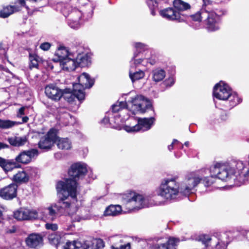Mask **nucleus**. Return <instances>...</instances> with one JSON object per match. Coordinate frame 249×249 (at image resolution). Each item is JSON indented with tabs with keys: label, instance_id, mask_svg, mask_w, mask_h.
I'll return each instance as SVG.
<instances>
[{
	"label": "nucleus",
	"instance_id": "1",
	"mask_svg": "<svg viewBox=\"0 0 249 249\" xmlns=\"http://www.w3.org/2000/svg\"><path fill=\"white\" fill-rule=\"evenodd\" d=\"M88 172L87 165L83 162H77L71 165L68 171L72 178H68L65 181H59L56 185L59 200L56 204L45 209L43 213L45 220L53 221L59 214H68L71 216L73 221L79 222L81 217L74 215L77 208L76 180L83 178Z\"/></svg>",
	"mask_w": 249,
	"mask_h": 249
},
{
	"label": "nucleus",
	"instance_id": "2",
	"mask_svg": "<svg viewBox=\"0 0 249 249\" xmlns=\"http://www.w3.org/2000/svg\"><path fill=\"white\" fill-rule=\"evenodd\" d=\"M226 167L223 163L217 162L210 169H202L197 173H190L188 176V193L193 190L201 182L206 187L212 186L219 179L227 181L228 173Z\"/></svg>",
	"mask_w": 249,
	"mask_h": 249
},
{
	"label": "nucleus",
	"instance_id": "3",
	"mask_svg": "<svg viewBox=\"0 0 249 249\" xmlns=\"http://www.w3.org/2000/svg\"><path fill=\"white\" fill-rule=\"evenodd\" d=\"M58 7H61V12L65 17H68V24L72 29H77L82 24L83 21L92 18L94 7L90 3H87L80 7V9L72 8L71 4H58Z\"/></svg>",
	"mask_w": 249,
	"mask_h": 249
},
{
	"label": "nucleus",
	"instance_id": "4",
	"mask_svg": "<svg viewBox=\"0 0 249 249\" xmlns=\"http://www.w3.org/2000/svg\"><path fill=\"white\" fill-rule=\"evenodd\" d=\"M187 184L179 181L178 176H168L163 178L157 188V194L167 201L177 199L179 194L185 195Z\"/></svg>",
	"mask_w": 249,
	"mask_h": 249
},
{
	"label": "nucleus",
	"instance_id": "5",
	"mask_svg": "<svg viewBox=\"0 0 249 249\" xmlns=\"http://www.w3.org/2000/svg\"><path fill=\"white\" fill-rule=\"evenodd\" d=\"M92 54L88 48L79 46L75 51L70 52L62 44L59 45L55 52L54 62H90Z\"/></svg>",
	"mask_w": 249,
	"mask_h": 249
},
{
	"label": "nucleus",
	"instance_id": "6",
	"mask_svg": "<svg viewBox=\"0 0 249 249\" xmlns=\"http://www.w3.org/2000/svg\"><path fill=\"white\" fill-rule=\"evenodd\" d=\"M125 101H121V105L126 106L132 115L137 112H145L147 110L151 109L154 111L151 102L148 99L142 95L136 94L134 92L131 91L124 95Z\"/></svg>",
	"mask_w": 249,
	"mask_h": 249
},
{
	"label": "nucleus",
	"instance_id": "7",
	"mask_svg": "<svg viewBox=\"0 0 249 249\" xmlns=\"http://www.w3.org/2000/svg\"><path fill=\"white\" fill-rule=\"evenodd\" d=\"M214 97L221 100H228L231 107L242 102V99L235 92H232L231 88L223 81H220L213 88Z\"/></svg>",
	"mask_w": 249,
	"mask_h": 249
},
{
	"label": "nucleus",
	"instance_id": "8",
	"mask_svg": "<svg viewBox=\"0 0 249 249\" xmlns=\"http://www.w3.org/2000/svg\"><path fill=\"white\" fill-rule=\"evenodd\" d=\"M215 15L213 13H208L200 10L196 14L190 16V18L193 22H191L190 26L194 29H198L200 27V22L203 18L204 20L205 28L209 32H213L219 29V26L214 18Z\"/></svg>",
	"mask_w": 249,
	"mask_h": 249
},
{
	"label": "nucleus",
	"instance_id": "9",
	"mask_svg": "<svg viewBox=\"0 0 249 249\" xmlns=\"http://www.w3.org/2000/svg\"><path fill=\"white\" fill-rule=\"evenodd\" d=\"M123 205L128 211L149 207L148 197L131 192L120 196Z\"/></svg>",
	"mask_w": 249,
	"mask_h": 249
},
{
	"label": "nucleus",
	"instance_id": "10",
	"mask_svg": "<svg viewBox=\"0 0 249 249\" xmlns=\"http://www.w3.org/2000/svg\"><path fill=\"white\" fill-rule=\"evenodd\" d=\"M155 119L154 117L149 118H139L137 123L134 125H125L124 129L127 132H135L138 131L144 132L149 130L154 125Z\"/></svg>",
	"mask_w": 249,
	"mask_h": 249
},
{
	"label": "nucleus",
	"instance_id": "11",
	"mask_svg": "<svg viewBox=\"0 0 249 249\" xmlns=\"http://www.w3.org/2000/svg\"><path fill=\"white\" fill-rule=\"evenodd\" d=\"M121 102H117L112 105L111 112L108 113V115H111L114 118V123L119 124L120 122L124 121L129 118L130 114L126 106L121 105Z\"/></svg>",
	"mask_w": 249,
	"mask_h": 249
},
{
	"label": "nucleus",
	"instance_id": "12",
	"mask_svg": "<svg viewBox=\"0 0 249 249\" xmlns=\"http://www.w3.org/2000/svg\"><path fill=\"white\" fill-rule=\"evenodd\" d=\"M57 133L56 129L51 128L45 136L40 139L38 143V147L45 151L51 149L57 140Z\"/></svg>",
	"mask_w": 249,
	"mask_h": 249
},
{
	"label": "nucleus",
	"instance_id": "13",
	"mask_svg": "<svg viewBox=\"0 0 249 249\" xmlns=\"http://www.w3.org/2000/svg\"><path fill=\"white\" fill-rule=\"evenodd\" d=\"M78 85H73V89H65L63 90V96L65 100L69 103L72 102L76 98L79 101L82 102L84 100L85 94L84 91H82L81 89H78Z\"/></svg>",
	"mask_w": 249,
	"mask_h": 249
},
{
	"label": "nucleus",
	"instance_id": "14",
	"mask_svg": "<svg viewBox=\"0 0 249 249\" xmlns=\"http://www.w3.org/2000/svg\"><path fill=\"white\" fill-rule=\"evenodd\" d=\"M14 217L18 220H34L38 218V212L34 209L21 208L15 211Z\"/></svg>",
	"mask_w": 249,
	"mask_h": 249
},
{
	"label": "nucleus",
	"instance_id": "15",
	"mask_svg": "<svg viewBox=\"0 0 249 249\" xmlns=\"http://www.w3.org/2000/svg\"><path fill=\"white\" fill-rule=\"evenodd\" d=\"M203 3L200 10L203 12L213 13L215 15L214 18L215 21L219 24L220 20V17L226 14V11L223 9H217L213 8V2L210 0H202Z\"/></svg>",
	"mask_w": 249,
	"mask_h": 249
},
{
	"label": "nucleus",
	"instance_id": "16",
	"mask_svg": "<svg viewBox=\"0 0 249 249\" xmlns=\"http://www.w3.org/2000/svg\"><path fill=\"white\" fill-rule=\"evenodd\" d=\"M160 15L163 18L170 20H177L178 22H185L187 19L186 15L182 17L178 15L173 8L169 7L160 11Z\"/></svg>",
	"mask_w": 249,
	"mask_h": 249
},
{
	"label": "nucleus",
	"instance_id": "17",
	"mask_svg": "<svg viewBox=\"0 0 249 249\" xmlns=\"http://www.w3.org/2000/svg\"><path fill=\"white\" fill-rule=\"evenodd\" d=\"M45 93L48 98L55 102L59 101L63 95V90L53 84L45 87Z\"/></svg>",
	"mask_w": 249,
	"mask_h": 249
},
{
	"label": "nucleus",
	"instance_id": "18",
	"mask_svg": "<svg viewBox=\"0 0 249 249\" xmlns=\"http://www.w3.org/2000/svg\"><path fill=\"white\" fill-rule=\"evenodd\" d=\"M17 189L16 184H10L0 190V196L5 200H11L16 197Z\"/></svg>",
	"mask_w": 249,
	"mask_h": 249
},
{
	"label": "nucleus",
	"instance_id": "19",
	"mask_svg": "<svg viewBox=\"0 0 249 249\" xmlns=\"http://www.w3.org/2000/svg\"><path fill=\"white\" fill-rule=\"evenodd\" d=\"M179 242L178 238L170 237L168 240L164 243L159 240L157 243L153 244L149 249H176L175 247Z\"/></svg>",
	"mask_w": 249,
	"mask_h": 249
},
{
	"label": "nucleus",
	"instance_id": "20",
	"mask_svg": "<svg viewBox=\"0 0 249 249\" xmlns=\"http://www.w3.org/2000/svg\"><path fill=\"white\" fill-rule=\"evenodd\" d=\"M38 154V150L36 149H32L28 151H24L21 152L15 158L18 164L23 163L27 164L29 163L32 160V158L35 156H37Z\"/></svg>",
	"mask_w": 249,
	"mask_h": 249
},
{
	"label": "nucleus",
	"instance_id": "21",
	"mask_svg": "<svg viewBox=\"0 0 249 249\" xmlns=\"http://www.w3.org/2000/svg\"><path fill=\"white\" fill-rule=\"evenodd\" d=\"M78 83H74L73 85H78V89H81L82 91L85 89L91 88L94 84V79L90 77L89 74L83 72L78 78Z\"/></svg>",
	"mask_w": 249,
	"mask_h": 249
},
{
	"label": "nucleus",
	"instance_id": "22",
	"mask_svg": "<svg viewBox=\"0 0 249 249\" xmlns=\"http://www.w3.org/2000/svg\"><path fill=\"white\" fill-rule=\"evenodd\" d=\"M18 2L20 6L10 5L3 7L2 9L0 10V17L2 18H7L14 12L19 11L20 7L22 6H25L27 9H28V7L25 4V0H18Z\"/></svg>",
	"mask_w": 249,
	"mask_h": 249
},
{
	"label": "nucleus",
	"instance_id": "23",
	"mask_svg": "<svg viewBox=\"0 0 249 249\" xmlns=\"http://www.w3.org/2000/svg\"><path fill=\"white\" fill-rule=\"evenodd\" d=\"M42 237L39 234H30L26 239L25 242L27 246L33 249H38L43 245Z\"/></svg>",
	"mask_w": 249,
	"mask_h": 249
},
{
	"label": "nucleus",
	"instance_id": "24",
	"mask_svg": "<svg viewBox=\"0 0 249 249\" xmlns=\"http://www.w3.org/2000/svg\"><path fill=\"white\" fill-rule=\"evenodd\" d=\"M89 244L87 242L82 243L80 241H68L63 247V249H88Z\"/></svg>",
	"mask_w": 249,
	"mask_h": 249
},
{
	"label": "nucleus",
	"instance_id": "25",
	"mask_svg": "<svg viewBox=\"0 0 249 249\" xmlns=\"http://www.w3.org/2000/svg\"><path fill=\"white\" fill-rule=\"evenodd\" d=\"M0 166L6 171H11L14 168L19 167V165L18 164L15 159L12 160H5L2 158L0 161Z\"/></svg>",
	"mask_w": 249,
	"mask_h": 249
},
{
	"label": "nucleus",
	"instance_id": "26",
	"mask_svg": "<svg viewBox=\"0 0 249 249\" xmlns=\"http://www.w3.org/2000/svg\"><path fill=\"white\" fill-rule=\"evenodd\" d=\"M146 3L150 10L151 14L155 16L156 12L161 7L163 0H146Z\"/></svg>",
	"mask_w": 249,
	"mask_h": 249
},
{
	"label": "nucleus",
	"instance_id": "27",
	"mask_svg": "<svg viewBox=\"0 0 249 249\" xmlns=\"http://www.w3.org/2000/svg\"><path fill=\"white\" fill-rule=\"evenodd\" d=\"M122 207L119 205H110L107 207L104 212L106 216H116L120 213Z\"/></svg>",
	"mask_w": 249,
	"mask_h": 249
},
{
	"label": "nucleus",
	"instance_id": "28",
	"mask_svg": "<svg viewBox=\"0 0 249 249\" xmlns=\"http://www.w3.org/2000/svg\"><path fill=\"white\" fill-rule=\"evenodd\" d=\"M174 7L178 10L177 14L182 17V15H186L187 3L181 0H174L173 2Z\"/></svg>",
	"mask_w": 249,
	"mask_h": 249
},
{
	"label": "nucleus",
	"instance_id": "29",
	"mask_svg": "<svg viewBox=\"0 0 249 249\" xmlns=\"http://www.w3.org/2000/svg\"><path fill=\"white\" fill-rule=\"evenodd\" d=\"M56 144L59 149L69 150L71 148V142L68 138H57Z\"/></svg>",
	"mask_w": 249,
	"mask_h": 249
},
{
	"label": "nucleus",
	"instance_id": "30",
	"mask_svg": "<svg viewBox=\"0 0 249 249\" xmlns=\"http://www.w3.org/2000/svg\"><path fill=\"white\" fill-rule=\"evenodd\" d=\"M152 80L155 82L161 81L165 76V71L161 69H156L151 72Z\"/></svg>",
	"mask_w": 249,
	"mask_h": 249
},
{
	"label": "nucleus",
	"instance_id": "31",
	"mask_svg": "<svg viewBox=\"0 0 249 249\" xmlns=\"http://www.w3.org/2000/svg\"><path fill=\"white\" fill-rule=\"evenodd\" d=\"M27 141L26 137H15L9 138L8 139L9 143L14 146H20L24 145Z\"/></svg>",
	"mask_w": 249,
	"mask_h": 249
},
{
	"label": "nucleus",
	"instance_id": "32",
	"mask_svg": "<svg viewBox=\"0 0 249 249\" xmlns=\"http://www.w3.org/2000/svg\"><path fill=\"white\" fill-rule=\"evenodd\" d=\"M13 180L17 183H25L28 181L25 170L18 172L13 177Z\"/></svg>",
	"mask_w": 249,
	"mask_h": 249
},
{
	"label": "nucleus",
	"instance_id": "33",
	"mask_svg": "<svg viewBox=\"0 0 249 249\" xmlns=\"http://www.w3.org/2000/svg\"><path fill=\"white\" fill-rule=\"evenodd\" d=\"M144 75V72L141 70L133 72L130 70L129 72V76L132 83L143 78Z\"/></svg>",
	"mask_w": 249,
	"mask_h": 249
},
{
	"label": "nucleus",
	"instance_id": "34",
	"mask_svg": "<svg viewBox=\"0 0 249 249\" xmlns=\"http://www.w3.org/2000/svg\"><path fill=\"white\" fill-rule=\"evenodd\" d=\"M25 172L27 177L28 178V181L30 179H36L38 176V170L35 167H27L25 169Z\"/></svg>",
	"mask_w": 249,
	"mask_h": 249
},
{
	"label": "nucleus",
	"instance_id": "35",
	"mask_svg": "<svg viewBox=\"0 0 249 249\" xmlns=\"http://www.w3.org/2000/svg\"><path fill=\"white\" fill-rule=\"evenodd\" d=\"M7 50L8 47L6 43H0V57L1 59L2 62H9L7 56L6 55V52Z\"/></svg>",
	"mask_w": 249,
	"mask_h": 249
},
{
	"label": "nucleus",
	"instance_id": "36",
	"mask_svg": "<svg viewBox=\"0 0 249 249\" xmlns=\"http://www.w3.org/2000/svg\"><path fill=\"white\" fill-rule=\"evenodd\" d=\"M19 124H20V122L12 121L9 120H3L0 119V128L2 129H9Z\"/></svg>",
	"mask_w": 249,
	"mask_h": 249
},
{
	"label": "nucleus",
	"instance_id": "37",
	"mask_svg": "<svg viewBox=\"0 0 249 249\" xmlns=\"http://www.w3.org/2000/svg\"><path fill=\"white\" fill-rule=\"evenodd\" d=\"M81 63H60L62 69L68 71H74L76 68L79 67Z\"/></svg>",
	"mask_w": 249,
	"mask_h": 249
},
{
	"label": "nucleus",
	"instance_id": "38",
	"mask_svg": "<svg viewBox=\"0 0 249 249\" xmlns=\"http://www.w3.org/2000/svg\"><path fill=\"white\" fill-rule=\"evenodd\" d=\"M183 145L187 146V142H184V144H182L177 140L174 139L172 143L170 145H168V148L169 151H171L174 148L181 149L183 148Z\"/></svg>",
	"mask_w": 249,
	"mask_h": 249
},
{
	"label": "nucleus",
	"instance_id": "39",
	"mask_svg": "<svg viewBox=\"0 0 249 249\" xmlns=\"http://www.w3.org/2000/svg\"><path fill=\"white\" fill-rule=\"evenodd\" d=\"M141 55L142 54L140 53H135L133 57V61H134L135 62H141L142 61H146V62H151V61H156L155 59V56L152 57L151 59L149 60V58H146L144 59L142 58V56H141Z\"/></svg>",
	"mask_w": 249,
	"mask_h": 249
},
{
	"label": "nucleus",
	"instance_id": "40",
	"mask_svg": "<svg viewBox=\"0 0 249 249\" xmlns=\"http://www.w3.org/2000/svg\"><path fill=\"white\" fill-rule=\"evenodd\" d=\"M176 79L174 75L170 76L168 78L166 79L162 84L166 88L168 89L173 86L175 83Z\"/></svg>",
	"mask_w": 249,
	"mask_h": 249
},
{
	"label": "nucleus",
	"instance_id": "41",
	"mask_svg": "<svg viewBox=\"0 0 249 249\" xmlns=\"http://www.w3.org/2000/svg\"><path fill=\"white\" fill-rule=\"evenodd\" d=\"M133 46L136 51L139 52L144 51L147 49V46L146 44L141 42H135L133 44Z\"/></svg>",
	"mask_w": 249,
	"mask_h": 249
},
{
	"label": "nucleus",
	"instance_id": "42",
	"mask_svg": "<svg viewBox=\"0 0 249 249\" xmlns=\"http://www.w3.org/2000/svg\"><path fill=\"white\" fill-rule=\"evenodd\" d=\"M112 123H114V118L112 116H111V117H109L106 115L101 121V123L104 124L105 125L108 124L111 125L112 124Z\"/></svg>",
	"mask_w": 249,
	"mask_h": 249
},
{
	"label": "nucleus",
	"instance_id": "43",
	"mask_svg": "<svg viewBox=\"0 0 249 249\" xmlns=\"http://www.w3.org/2000/svg\"><path fill=\"white\" fill-rule=\"evenodd\" d=\"M29 58L30 62H32L33 61H35L36 62H40L41 61V58L34 53L30 52Z\"/></svg>",
	"mask_w": 249,
	"mask_h": 249
},
{
	"label": "nucleus",
	"instance_id": "44",
	"mask_svg": "<svg viewBox=\"0 0 249 249\" xmlns=\"http://www.w3.org/2000/svg\"><path fill=\"white\" fill-rule=\"evenodd\" d=\"M193 239L201 241L203 244H206L211 240V238L209 235H202L196 239L193 238Z\"/></svg>",
	"mask_w": 249,
	"mask_h": 249
},
{
	"label": "nucleus",
	"instance_id": "45",
	"mask_svg": "<svg viewBox=\"0 0 249 249\" xmlns=\"http://www.w3.org/2000/svg\"><path fill=\"white\" fill-rule=\"evenodd\" d=\"M52 46V44L48 42L41 43L39 45V48L43 51H48Z\"/></svg>",
	"mask_w": 249,
	"mask_h": 249
},
{
	"label": "nucleus",
	"instance_id": "46",
	"mask_svg": "<svg viewBox=\"0 0 249 249\" xmlns=\"http://www.w3.org/2000/svg\"><path fill=\"white\" fill-rule=\"evenodd\" d=\"M93 244H95V249H100L104 247L103 241L101 239H96L93 240Z\"/></svg>",
	"mask_w": 249,
	"mask_h": 249
},
{
	"label": "nucleus",
	"instance_id": "47",
	"mask_svg": "<svg viewBox=\"0 0 249 249\" xmlns=\"http://www.w3.org/2000/svg\"><path fill=\"white\" fill-rule=\"evenodd\" d=\"M45 228L47 230L55 231L58 229V226L56 224L46 223L45 224Z\"/></svg>",
	"mask_w": 249,
	"mask_h": 249
},
{
	"label": "nucleus",
	"instance_id": "48",
	"mask_svg": "<svg viewBox=\"0 0 249 249\" xmlns=\"http://www.w3.org/2000/svg\"><path fill=\"white\" fill-rule=\"evenodd\" d=\"M111 249H130V244L129 243L124 245H121L119 247H115L112 245Z\"/></svg>",
	"mask_w": 249,
	"mask_h": 249
},
{
	"label": "nucleus",
	"instance_id": "49",
	"mask_svg": "<svg viewBox=\"0 0 249 249\" xmlns=\"http://www.w3.org/2000/svg\"><path fill=\"white\" fill-rule=\"evenodd\" d=\"M26 108V107H20L17 112V117L18 118H21L22 115H24V111Z\"/></svg>",
	"mask_w": 249,
	"mask_h": 249
},
{
	"label": "nucleus",
	"instance_id": "50",
	"mask_svg": "<svg viewBox=\"0 0 249 249\" xmlns=\"http://www.w3.org/2000/svg\"><path fill=\"white\" fill-rule=\"evenodd\" d=\"M88 0H71V4H74L75 2H78V4H82V3L87 1Z\"/></svg>",
	"mask_w": 249,
	"mask_h": 249
},
{
	"label": "nucleus",
	"instance_id": "51",
	"mask_svg": "<svg viewBox=\"0 0 249 249\" xmlns=\"http://www.w3.org/2000/svg\"><path fill=\"white\" fill-rule=\"evenodd\" d=\"M9 147V145L4 142H0V150Z\"/></svg>",
	"mask_w": 249,
	"mask_h": 249
},
{
	"label": "nucleus",
	"instance_id": "52",
	"mask_svg": "<svg viewBox=\"0 0 249 249\" xmlns=\"http://www.w3.org/2000/svg\"><path fill=\"white\" fill-rule=\"evenodd\" d=\"M38 67V63H29V67L30 69H32L33 68H37Z\"/></svg>",
	"mask_w": 249,
	"mask_h": 249
},
{
	"label": "nucleus",
	"instance_id": "53",
	"mask_svg": "<svg viewBox=\"0 0 249 249\" xmlns=\"http://www.w3.org/2000/svg\"><path fill=\"white\" fill-rule=\"evenodd\" d=\"M29 120V118L28 116H24L23 117H22V122L21 123H20L21 124L22 123H27Z\"/></svg>",
	"mask_w": 249,
	"mask_h": 249
},
{
	"label": "nucleus",
	"instance_id": "54",
	"mask_svg": "<svg viewBox=\"0 0 249 249\" xmlns=\"http://www.w3.org/2000/svg\"><path fill=\"white\" fill-rule=\"evenodd\" d=\"M64 117L68 121L69 119L71 118V116L69 113L66 112L64 114Z\"/></svg>",
	"mask_w": 249,
	"mask_h": 249
},
{
	"label": "nucleus",
	"instance_id": "55",
	"mask_svg": "<svg viewBox=\"0 0 249 249\" xmlns=\"http://www.w3.org/2000/svg\"><path fill=\"white\" fill-rule=\"evenodd\" d=\"M89 177L91 179H94L95 178V176L93 175V173L91 172L89 173Z\"/></svg>",
	"mask_w": 249,
	"mask_h": 249
},
{
	"label": "nucleus",
	"instance_id": "56",
	"mask_svg": "<svg viewBox=\"0 0 249 249\" xmlns=\"http://www.w3.org/2000/svg\"><path fill=\"white\" fill-rule=\"evenodd\" d=\"M0 70L4 71H7V72L9 71L7 68H6L2 66H0Z\"/></svg>",
	"mask_w": 249,
	"mask_h": 249
},
{
	"label": "nucleus",
	"instance_id": "57",
	"mask_svg": "<svg viewBox=\"0 0 249 249\" xmlns=\"http://www.w3.org/2000/svg\"><path fill=\"white\" fill-rule=\"evenodd\" d=\"M3 209V207L0 205V216L2 215Z\"/></svg>",
	"mask_w": 249,
	"mask_h": 249
},
{
	"label": "nucleus",
	"instance_id": "58",
	"mask_svg": "<svg viewBox=\"0 0 249 249\" xmlns=\"http://www.w3.org/2000/svg\"><path fill=\"white\" fill-rule=\"evenodd\" d=\"M175 155L177 158H179L180 157V153H178V152H175Z\"/></svg>",
	"mask_w": 249,
	"mask_h": 249
},
{
	"label": "nucleus",
	"instance_id": "59",
	"mask_svg": "<svg viewBox=\"0 0 249 249\" xmlns=\"http://www.w3.org/2000/svg\"><path fill=\"white\" fill-rule=\"evenodd\" d=\"M61 123H63L65 125H67L68 124V121H66L63 123V122H61Z\"/></svg>",
	"mask_w": 249,
	"mask_h": 249
},
{
	"label": "nucleus",
	"instance_id": "60",
	"mask_svg": "<svg viewBox=\"0 0 249 249\" xmlns=\"http://www.w3.org/2000/svg\"><path fill=\"white\" fill-rule=\"evenodd\" d=\"M219 245V243H218L216 245V248H217V249H219V247H218Z\"/></svg>",
	"mask_w": 249,
	"mask_h": 249
},
{
	"label": "nucleus",
	"instance_id": "61",
	"mask_svg": "<svg viewBox=\"0 0 249 249\" xmlns=\"http://www.w3.org/2000/svg\"><path fill=\"white\" fill-rule=\"evenodd\" d=\"M53 239L52 237V236L49 237V240H53Z\"/></svg>",
	"mask_w": 249,
	"mask_h": 249
},
{
	"label": "nucleus",
	"instance_id": "62",
	"mask_svg": "<svg viewBox=\"0 0 249 249\" xmlns=\"http://www.w3.org/2000/svg\"><path fill=\"white\" fill-rule=\"evenodd\" d=\"M187 6H188V9L190 8V6L189 4H188Z\"/></svg>",
	"mask_w": 249,
	"mask_h": 249
},
{
	"label": "nucleus",
	"instance_id": "63",
	"mask_svg": "<svg viewBox=\"0 0 249 249\" xmlns=\"http://www.w3.org/2000/svg\"><path fill=\"white\" fill-rule=\"evenodd\" d=\"M1 159L2 158L0 157V161H1Z\"/></svg>",
	"mask_w": 249,
	"mask_h": 249
},
{
	"label": "nucleus",
	"instance_id": "64",
	"mask_svg": "<svg viewBox=\"0 0 249 249\" xmlns=\"http://www.w3.org/2000/svg\"><path fill=\"white\" fill-rule=\"evenodd\" d=\"M188 199H190V198H189V197L188 196Z\"/></svg>",
	"mask_w": 249,
	"mask_h": 249
}]
</instances>
